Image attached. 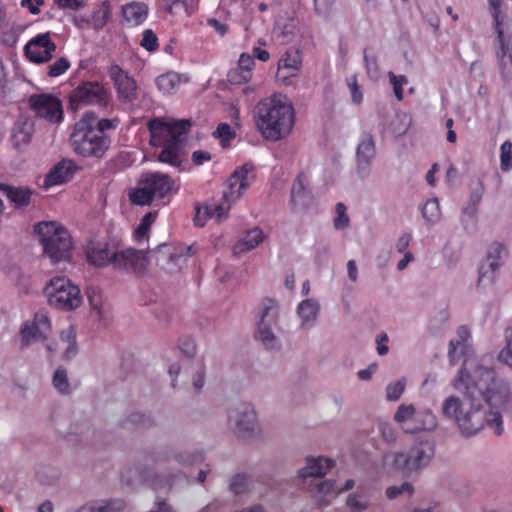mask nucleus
Returning a JSON list of instances; mask_svg holds the SVG:
<instances>
[{"label":"nucleus","mask_w":512,"mask_h":512,"mask_svg":"<svg viewBox=\"0 0 512 512\" xmlns=\"http://www.w3.org/2000/svg\"><path fill=\"white\" fill-rule=\"evenodd\" d=\"M364 63L369 78L376 80L379 77V67L376 56H369L367 49L364 50Z\"/></svg>","instance_id":"obj_49"},{"label":"nucleus","mask_w":512,"mask_h":512,"mask_svg":"<svg viewBox=\"0 0 512 512\" xmlns=\"http://www.w3.org/2000/svg\"><path fill=\"white\" fill-rule=\"evenodd\" d=\"M337 217L334 219V227L338 230L349 226V217L346 213V206L339 202L336 204Z\"/></svg>","instance_id":"obj_52"},{"label":"nucleus","mask_w":512,"mask_h":512,"mask_svg":"<svg viewBox=\"0 0 512 512\" xmlns=\"http://www.w3.org/2000/svg\"><path fill=\"white\" fill-rule=\"evenodd\" d=\"M191 159L195 165H202L204 162L211 160V154L205 150H196L192 153Z\"/></svg>","instance_id":"obj_64"},{"label":"nucleus","mask_w":512,"mask_h":512,"mask_svg":"<svg viewBox=\"0 0 512 512\" xmlns=\"http://www.w3.org/2000/svg\"><path fill=\"white\" fill-rule=\"evenodd\" d=\"M348 87L351 92L352 101L356 104L361 103L363 100V94H362L360 87L357 83L356 75L351 76V78L348 80Z\"/></svg>","instance_id":"obj_57"},{"label":"nucleus","mask_w":512,"mask_h":512,"mask_svg":"<svg viewBox=\"0 0 512 512\" xmlns=\"http://www.w3.org/2000/svg\"><path fill=\"white\" fill-rule=\"evenodd\" d=\"M76 165L70 160H62L45 176L43 187L48 189L52 186L68 182L76 171Z\"/></svg>","instance_id":"obj_23"},{"label":"nucleus","mask_w":512,"mask_h":512,"mask_svg":"<svg viewBox=\"0 0 512 512\" xmlns=\"http://www.w3.org/2000/svg\"><path fill=\"white\" fill-rule=\"evenodd\" d=\"M187 475L179 469H175L165 474H154L150 479V485L155 490H171L180 484H187Z\"/></svg>","instance_id":"obj_24"},{"label":"nucleus","mask_w":512,"mask_h":512,"mask_svg":"<svg viewBox=\"0 0 512 512\" xmlns=\"http://www.w3.org/2000/svg\"><path fill=\"white\" fill-rule=\"evenodd\" d=\"M254 166L245 163L236 168L226 182L227 190L223 192V199L230 203L239 199L243 191L249 188L255 178Z\"/></svg>","instance_id":"obj_13"},{"label":"nucleus","mask_w":512,"mask_h":512,"mask_svg":"<svg viewBox=\"0 0 512 512\" xmlns=\"http://www.w3.org/2000/svg\"><path fill=\"white\" fill-rule=\"evenodd\" d=\"M149 258L154 259L156 265L170 272L180 269L182 252L176 251L168 244H160L153 250H148Z\"/></svg>","instance_id":"obj_21"},{"label":"nucleus","mask_w":512,"mask_h":512,"mask_svg":"<svg viewBox=\"0 0 512 512\" xmlns=\"http://www.w3.org/2000/svg\"><path fill=\"white\" fill-rule=\"evenodd\" d=\"M329 255V245L326 242H319L316 250L315 261L317 263H324L327 261Z\"/></svg>","instance_id":"obj_61"},{"label":"nucleus","mask_w":512,"mask_h":512,"mask_svg":"<svg viewBox=\"0 0 512 512\" xmlns=\"http://www.w3.org/2000/svg\"><path fill=\"white\" fill-rule=\"evenodd\" d=\"M33 323L38 329V334H42L44 338H47L51 330L50 320L47 315L41 313L35 314Z\"/></svg>","instance_id":"obj_51"},{"label":"nucleus","mask_w":512,"mask_h":512,"mask_svg":"<svg viewBox=\"0 0 512 512\" xmlns=\"http://www.w3.org/2000/svg\"><path fill=\"white\" fill-rule=\"evenodd\" d=\"M121 508H122L121 501L107 502L103 505H98V506L93 504L94 512H112L115 510H119Z\"/></svg>","instance_id":"obj_63"},{"label":"nucleus","mask_w":512,"mask_h":512,"mask_svg":"<svg viewBox=\"0 0 512 512\" xmlns=\"http://www.w3.org/2000/svg\"><path fill=\"white\" fill-rule=\"evenodd\" d=\"M111 18V7L109 1H104L102 5L93 12L92 23L95 30H101Z\"/></svg>","instance_id":"obj_38"},{"label":"nucleus","mask_w":512,"mask_h":512,"mask_svg":"<svg viewBox=\"0 0 512 512\" xmlns=\"http://www.w3.org/2000/svg\"><path fill=\"white\" fill-rule=\"evenodd\" d=\"M264 239L261 229L255 227L246 232L245 236L235 245L236 253H245L257 247Z\"/></svg>","instance_id":"obj_32"},{"label":"nucleus","mask_w":512,"mask_h":512,"mask_svg":"<svg viewBox=\"0 0 512 512\" xmlns=\"http://www.w3.org/2000/svg\"><path fill=\"white\" fill-rule=\"evenodd\" d=\"M181 82V76L176 72H168L156 78V85L163 93L175 92Z\"/></svg>","instance_id":"obj_35"},{"label":"nucleus","mask_w":512,"mask_h":512,"mask_svg":"<svg viewBox=\"0 0 512 512\" xmlns=\"http://www.w3.org/2000/svg\"><path fill=\"white\" fill-rule=\"evenodd\" d=\"M279 70L288 69L291 70L290 75L294 76L295 72L299 70L301 66V57L298 50L289 49L279 60Z\"/></svg>","instance_id":"obj_36"},{"label":"nucleus","mask_w":512,"mask_h":512,"mask_svg":"<svg viewBox=\"0 0 512 512\" xmlns=\"http://www.w3.org/2000/svg\"><path fill=\"white\" fill-rule=\"evenodd\" d=\"M118 119H98L93 111L84 113L70 135L74 152L83 157L102 158L111 145L109 131L115 130Z\"/></svg>","instance_id":"obj_2"},{"label":"nucleus","mask_w":512,"mask_h":512,"mask_svg":"<svg viewBox=\"0 0 512 512\" xmlns=\"http://www.w3.org/2000/svg\"><path fill=\"white\" fill-rule=\"evenodd\" d=\"M278 310L276 302L265 299L262 302L261 318L255 332V339L260 341L267 350L278 348L279 341L274 333L273 326L277 324Z\"/></svg>","instance_id":"obj_12"},{"label":"nucleus","mask_w":512,"mask_h":512,"mask_svg":"<svg viewBox=\"0 0 512 512\" xmlns=\"http://www.w3.org/2000/svg\"><path fill=\"white\" fill-rule=\"evenodd\" d=\"M152 219H153L152 213H148L142 218L140 224L138 225L137 229L135 230V237L137 240H141L142 238H144L147 235V233L150 229Z\"/></svg>","instance_id":"obj_55"},{"label":"nucleus","mask_w":512,"mask_h":512,"mask_svg":"<svg viewBox=\"0 0 512 512\" xmlns=\"http://www.w3.org/2000/svg\"><path fill=\"white\" fill-rule=\"evenodd\" d=\"M310 199V192L304 184L303 175L299 174L291 187L290 203L294 209L302 208L309 204Z\"/></svg>","instance_id":"obj_30"},{"label":"nucleus","mask_w":512,"mask_h":512,"mask_svg":"<svg viewBox=\"0 0 512 512\" xmlns=\"http://www.w3.org/2000/svg\"><path fill=\"white\" fill-rule=\"evenodd\" d=\"M53 385L61 393H68L70 389L67 371L63 367H58L53 375Z\"/></svg>","instance_id":"obj_46"},{"label":"nucleus","mask_w":512,"mask_h":512,"mask_svg":"<svg viewBox=\"0 0 512 512\" xmlns=\"http://www.w3.org/2000/svg\"><path fill=\"white\" fill-rule=\"evenodd\" d=\"M248 489V476L244 473H237L229 480V490L235 495L239 496L246 493Z\"/></svg>","instance_id":"obj_43"},{"label":"nucleus","mask_w":512,"mask_h":512,"mask_svg":"<svg viewBox=\"0 0 512 512\" xmlns=\"http://www.w3.org/2000/svg\"><path fill=\"white\" fill-rule=\"evenodd\" d=\"M109 76L117 89L118 99L121 103H132L137 99L136 81L118 65L110 67Z\"/></svg>","instance_id":"obj_18"},{"label":"nucleus","mask_w":512,"mask_h":512,"mask_svg":"<svg viewBox=\"0 0 512 512\" xmlns=\"http://www.w3.org/2000/svg\"><path fill=\"white\" fill-rule=\"evenodd\" d=\"M56 45L51 41L50 33L38 34L24 47L25 56L33 63H45L52 59Z\"/></svg>","instance_id":"obj_17"},{"label":"nucleus","mask_w":512,"mask_h":512,"mask_svg":"<svg viewBox=\"0 0 512 512\" xmlns=\"http://www.w3.org/2000/svg\"><path fill=\"white\" fill-rule=\"evenodd\" d=\"M500 149V167L503 171H508L510 168H512V143L510 141H505L501 145Z\"/></svg>","instance_id":"obj_47"},{"label":"nucleus","mask_w":512,"mask_h":512,"mask_svg":"<svg viewBox=\"0 0 512 512\" xmlns=\"http://www.w3.org/2000/svg\"><path fill=\"white\" fill-rule=\"evenodd\" d=\"M505 55L502 57L501 44L499 43V50L496 55L499 59V66L502 72L503 79L510 83L512 82V33L508 36V40L504 39Z\"/></svg>","instance_id":"obj_31"},{"label":"nucleus","mask_w":512,"mask_h":512,"mask_svg":"<svg viewBox=\"0 0 512 512\" xmlns=\"http://www.w3.org/2000/svg\"><path fill=\"white\" fill-rule=\"evenodd\" d=\"M60 338L63 342H66L68 344L63 354L64 359L70 360L74 358L78 353V347L76 343V331L74 327L70 326L68 329L63 330L60 334Z\"/></svg>","instance_id":"obj_37"},{"label":"nucleus","mask_w":512,"mask_h":512,"mask_svg":"<svg viewBox=\"0 0 512 512\" xmlns=\"http://www.w3.org/2000/svg\"><path fill=\"white\" fill-rule=\"evenodd\" d=\"M231 430L241 438L250 437L256 428V414L253 408L242 406L231 410L228 416Z\"/></svg>","instance_id":"obj_16"},{"label":"nucleus","mask_w":512,"mask_h":512,"mask_svg":"<svg viewBox=\"0 0 512 512\" xmlns=\"http://www.w3.org/2000/svg\"><path fill=\"white\" fill-rule=\"evenodd\" d=\"M453 386L463 390V400L457 396L446 398L441 407L442 415L453 420L466 437L477 434L485 426L495 435H502V414L512 413L510 384L499 379L494 369L478 366L472 373L462 367Z\"/></svg>","instance_id":"obj_1"},{"label":"nucleus","mask_w":512,"mask_h":512,"mask_svg":"<svg viewBox=\"0 0 512 512\" xmlns=\"http://www.w3.org/2000/svg\"><path fill=\"white\" fill-rule=\"evenodd\" d=\"M37 327L34 323H25L21 328V348L29 346L30 344L39 340H45L42 334H38Z\"/></svg>","instance_id":"obj_42"},{"label":"nucleus","mask_w":512,"mask_h":512,"mask_svg":"<svg viewBox=\"0 0 512 512\" xmlns=\"http://www.w3.org/2000/svg\"><path fill=\"white\" fill-rule=\"evenodd\" d=\"M123 426L126 428L150 429L156 426V421L150 415L134 412L124 419Z\"/></svg>","instance_id":"obj_33"},{"label":"nucleus","mask_w":512,"mask_h":512,"mask_svg":"<svg viewBox=\"0 0 512 512\" xmlns=\"http://www.w3.org/2000/svg\"><path fill=\"white\" fill-rule=\"evenodd\" d=\"M254 66V59L250 55L246 53H242L239 61L238 67L242 71V75H239L237 72H229L228 78L232 83L240 82L241 80L247 81L250 76V71Z\"/></svg>","instance_id":"obj_34"},{"label":"nucleus","mask_w":512,"mask_h":512,"mask_svg":"<svg viewBox=\"0 0 512 512\" xmlns=\"http://www.w3.org/2000/svg\"><path fill=\"white\" fill-rule=\"evenodd\" d=\"M490 6L492 7V17L494 20L495 29L497 32V42L501 44V52L502 57L505 55V44H504V33L501 29V24L499 21V1L498 0H490L489 1Z\"/></svg>","instance_id":"obj_44"},{"label":"nucleus","mask_w":512,"mask_h":512,"mask_svg":"<svg viewBox=\"0 0 512 512\" xmlns=\"http://www.w3.org/2000/svg\"><path fill=\"white\" fill-rule=\"evenodd\" d=\"M42 469L36 472L37 481L43 485H53L59 478V473L56 470Z\"/></svg>","instance_id":"obj_54"},{"label":"nucleus","mask_w":512,"mask_h":512,"mask_svg":"<svg viewBox=\"0 0 512 512\" xmlns=\"http://www.w3.org/2000/svg\"><path fill=\"white\" fill-rule=\"evenodd\" d=\"M0 190L10 200L16 209L27 207L30 204L34 191L28 187H16L0 183Z\"/></svg>","instance_id":"obj_26"},{"label":"nucleus","mask_w":512,"mask_h":512,"mask_svg":"<svg viewBox=\"0 0 512 512\" xmlns=\"http://www.w3.org/2000/svg\"><path fill=\"white\" fill-rule=\"evenodd\" d=\"M322 458H308L307 465L299 470L298 477L302 479V487L308 490L314 497L321 496L317 500L319 507L326 506L330 503L328 496L334 489L335 480L319 481L318 479L323 477L327 470H329L334 462L330 459H325L326 466L322 464Z\"/></svg>","instance_id":"obj_7"},{"label":"nucleus","mask_w":512,"mask_h":512,"mask_svg":"<svg viewBox=\"0 0 512 512\" xmlns=\"http://www.w3.org/2000/svg\"><path fill=\"white\" fill-rule=\"evenodd\" d=\"M423 218L430 224H435L440 220L441 212L439 201L437 198H432L426 201L421 208Z\"/></svg>","instance_id":"obj_40"},{"label":"nucleus","mask_w":512,"mask_h":512,"mask_svg":"<svg viewBox=\"0 0 512 512\" xmlns=\"http://www.w3.org/2000/svg\"><path fill=\"white\" fill-rule=\"evenodd\" d=\"M44 295L51 307L57 310L71 311L82 303L78 286L66 277H54L44 287Z\"/></svg>","instance_id":"obj_9"},{"label":"nucleus","mask_w":512,"mask_h":512,"mask_svg":"<svg viewBox=\"0 0 512 512\" xmlns=\"http://www.w3.org/2000/svg\"><path fill=\"white\" fill-rule=\"evenodd\" d=\"M140 45L149 52L156 51L158 48V38L156 34L151 29L145 30Z\"/></svg>","instance_id":"obj_50"},{"label":"nucleus","mask_w":512,"mask_h":512,"mask_svg":"<svg viewBox=\"0 0 512 512\" xmlns=\"http://www.w3.org/2000/svg\"><path fill=\"white\" fill-rule=\"evenodd\" d=\"M485 188L481 179H476L471 182L470 185V195L468 205L463 208V217L462 221H470L475 218L478 213V206L482 200Z\"/></svg>","instance_id":"obj_25"},{"label":"nucleus","mask_w":512,"mask_h":512,"mask_svg":"<svg viewBox=\"0 0 512 512\" xmlns=\"http://www.w3.org/2000/svg\"><path fill=\"white\" fill-rule=\"evenodd\" d=\"M179 348L181 352L189 358L196 355V344L192 338H184L180 341Z\"/></svg>","instance_id":"obj_59"},{"label":"nucleus","mask_w":512,"mask_h":512,"mask_svg":"<svg viewBox=\"0 0 512 512\" xmlns=\"http://www.w3.org/2000/svg\"><path fill=\"white\" fill-rule=\"evenodd\" d=\"M213 136L221 139V144L225 147L226 143H229L234 138L235 133L232 131L229 124L220 123L217 129L213 132Z\"/></svg>","instance_id":"obj_48"},{"label":"nucleus","mask_w":512,"mask_h":512,"mask_svg":"<svg viewBox=\"0 0 512 512\" xmlns=\"http://www.w3.org/2000/svg\"><path fill=\"white\" fill-rule=\"evenodd\" d=\"M320 305L315 299L303 300L297 308V313L301 319V326L304 328L312 327L318 317Z\"/></svg>","instance_id":"obj_28"},{"label":"nucleus","mask_w":512,"mask_h":512,"mask_svg":"<svg viewBox=\"0 0 512 512\" xmlns=\"http://www.w3.org/2000/svg\"><path fill=\"white\" fill-rule=\"evenodd\" d=\"M256 125L262 136L278 141L289 135L294 125L292 105L276 97L265 98L255 107Z\"/></svg>","instance_id":"obj_4"},{"label":"nucleus","mask_w":512,"mask_h":512,"mask_svg":"<svg viewBox=\"0 0 512 512\" xmlns=\"http://www.w3.org/2000/svg\"><path fill=\"white\" fill-rule=\"evenodd\" d=\"M34 132V121L29 118L19 119L13 126L11 140L13 146L22 149L26 146Z\"/></svg>","instance_id":"obj_27"},{"label":"nucleus","mask_w":512,"mask_h":512,"mask_svg":"<svg viewBox=\"0 0 512 512\" xmlns=\"http://www.w3.org/2000/svg\"><path fill=\"white\" fill-rule=\"evenodd\" d=\"M171 458L181 466H191L202 461V454L197 451L181 450L172 454Z\"/></svg>","instance_id":"obj_41"},{"label":"nucleus","mask_w":512,"mask_h":512,"mask_svg":"<svg viewBox=\"0 0 512 512\" xmlns=\"http://www.w3.org/2000/svg\"><path fill=\"white\" fill-rule=\"evenodd\" d=\"M30 108L37 116L51 123H59L63 119L62 102L55 96L35 94L29 97Z\"/></svg>","instance_id":"obj_14"},{"label":"nucleus","mask_w":512,"mask_h":512,"mask_svg":"<svg viewBox=\"0 0 512 512\" xmlns=\"http://www.w3.org/2000/svg\"><path fill=\"white\" fill-rule=\"evenodd\" d=\"M404 492H407L408 494L413 492V487L410 483L405 482L399 486H391L387 489L386 495L389 499H394Z\"/></svg>","instance_id":"obj_56"},{"label":"nucleus","mask_w":512,"mask_h":512,"mask_svg":"<svg viewBox=\"0 0 512 512\" xmlns=\"http://www.w3.org/2000/svg\"><path fill=\"white\" fill-rule=\"evenodd\" d=\"M435 451L436 442L432 436H419L407 451L394 454L393 465L410 475L428 467L435 456Z\"/></svg>","instance_id":"obj_6"},{"label":"nucleus","mask_w":512,"mask_h":512,"mask_svg":"<svg viewBox=\"0 0 512 512\" xmlns=\"http://www.w3.org/2000/svg\"><path fill=\"white\" fill-rule=\"evenodd\" d=\"M505 346L498 354V361L507 365L512 370V327L508 326L504 330Z\"/></svg>","instance_id":"obj_39"},{"label":"nucleus","mask_w":512,"mask_h":512,"mask_svg":"<svg viewBox=\"0 0 512 512\" xmlns=\"http://www.w3.org/2000/svg\"><path fill=\"white\" fill-rule=\"evenodd\" d=\"M346 504L352 512H360L366 508V504L356 495H350L347 498Z\"/></svg>","instance_id":"obj_62"},{"label":"nucleus","mask_w":512,"mask_h":512,"mask_svg":"<svg viewBox=\"0 0 512 512\" xmlns=\"http://www.w3.org/2000/svg\"><path fill=\"white\" fill-rule=\"evenodd\" d=\"M124 19L133 26L142 24L148 15V6L142 2H132L122 7Z\"/></svg>","instance_id":"obj_29"},{"label":"nucleus","mask_w":512,"mask_h":512,"mask_svg":"<svg viewBox=\"0 0 512 512\" xmlns=\"http://www.w3.org/2000/svg\"><path fill=\"white\" fill-rule=\"evenodd\" d=\"M44 254L53 262L67 261L73 248L68 230L56 221H42L34 226Z\"/></svg>","instance_id":"obj_5"},{"label":"nucleus","mask_w":512,"mask_h":512,"mask_svg":"<svg viewBox=\"0 0 512 512\" xmlns=\"http://www.w3.org/2000/svg\"><path fill=\"white\" fill-rule=\"evenodd\" d=\"M174 180L160 172H145L141 175L138 186L129 192L130 201L139 206L150 205L154 198L163 199L174 188Z\"/></svg>","instance_id":"obj_8"},{"label":"nucleus","mask_w":512,"mask_h":512,"mask_svg":"<svg viewBox=\"0 0 512 512\" xmlns=\"http://www.w3.org/2000/svg\"><path fill=\"white\" fill-rule=\"evenodd\" d=\"M396 120L401 122L399 125L393 127L392 131L396 136L404 135L410 126L411 120L407 117V115H397Z\"/></svg>","instance_id":"obj_60"},{"label":"nucleus","mask_w":512,"mask_h":512,"mask_svg":"<svg viewBox=\"0 0 512 512\" xmlns=\"http://www.w3.org/2000/svg\"><path fill=\"white\" fill-rule=\"evenodd\" d=\"M118 250L108 243H92L86 247V257L89 263L95 266L114 265V254Z\"/></svg>","instance_id":"obj_22"},{"label":"nucleus","mask_w":512,"mask_h":512,"mask_svg":"<svg viewBox=\"0 0 512 512\" xmlns=\"http://www.w3.org/2000/svg\"><path fill=\"white\" fill-rule=\"evenodd\" d=\"M406 387V379L401 378L396 382L389 383L386 386V398L388 401H397L402 396Z\"/></svg>","instance_id":"obj_45"},{"label":"nucleus","mask_w":512,"mask_h":512,"mask_svg":"<svg viewBox=\"0 0 512 512\" xmlns=\"http://www.w3.org/2000/svg\"><path fill=\"white\" fill-rule=\"evenodd\" d=\"M70 67V62L67 58L61 57L48 68V75L50 77H58L62 75Z\"/></svg>","instance_id":"obj_53"},{"label":"nucleus","mask_w":512,"mask_h":512,"mask_svg":"<svg viewBox=\"0 0 512 512\" xmlns=\"http://www.w3.org/2000/svg\"><path fill=\"white\" fill-rule=\"evenodd\" d=\"M20 31L14 28H11L2 33L1 43L7 47H13L16 45L19 39Z\"/></svg>","instance_id":"obj_58"},{"label":"nucleus","mask_w":512,"mask_h":512,"mask_svg":"<svg viewBox=\"0 0 512 512\" xmlns=\"http://www.w3.org/2000/svg\"><path fill=\"white\" fill-rule=\"evenodd\" d=\"M192 123L189 119L165 121L151 119L147 126L151 134V145L160 147L157 160L174 167L182 164L183 148Z\"/></svg>","instance_id":"obj_3"},{"label":"nucleus","mask_w":512,"mask_h":512,"mask_svg":"<svg viewBox=\"0 0 512 512\" xmlns=\"http://www.w3.org/2000/svg\"><path fill=\"white\" fill-rule=\"evenodd\" d=\"M147 264L148 258L144 250L128 248L114 254V267L117 269L141 273L145 271Z\"/></svg>","instance_id":"obj_19"},{"label":"nucleus","mask_w":512,"mask_h":512,"mask_svg":"<svg viewBox=\"0 0 512 512\" xmlns=\"http://www.w3.org/2000/svg\"><path fill=\"white\" fill-rule=\"evenodd\" d=\"M505 248L500 243H493L489 246L485 260L480 264L478 286L491 285L496 279V273L502 265V258Z\"/></svg>","instance_id":"obj_15"},{"label":"nucleus","mask_w":512,"mask_h":512,"mask_svg":"<svg viewBox=\"0 0 512 512\" xmlns=\"http://www.w3.org/2000/svg\"><path fill=\"white\" fill-rule=\"evenodd\" d=\"M70 108L74 111L86 105H98L106 108L109 94L106 88L97 81L82 82L69 94Z\"/></svg>","instance_id":"obj_11"},{"label":"nucleus","mask_w":512,"mask_h":512,"mask_svg":"<svg viewBox=\"0 0 512 512\" xmlns=\"http://www.w3.org/2000/svg\"><path fill=\"white\" fill-rule=\"evenodd\" d=\"M375 155V142L372 135L363 133L356 149L357 173L361 178H365L370 174L371 164Z\"/></svg>","instance_id":"obj_20"},{"label":"nucleus","mask_w":512,"mask_h":512,"mask_svg":"<svg viewBox=\"0 0 512 512\" xmlns=\"http://www.w3.org/2000/svg\"><path fill=\"white\" fill-rule=\"evenodd\" d=\"M393 419L405 433L431 431L437 427V419L430 410H416L413 404H401Z\"/></svg>","instance_id":"obj_10"}]
</instances>
